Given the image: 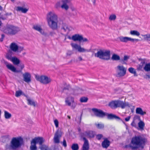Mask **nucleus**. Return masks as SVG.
Masks as SVG:
<instances>
[{"instance_id":"22","label":"nucleus","mask_w":150,"mask_h":150,"mask_svg":"<svg viewBox=\"0 0 150 150\" xmlns=\"http://www.w3.org/2000/svg\"><path fill=\"white\" fill-rule=\"evenodd\" d=\"M94 56L96 57L103 59V51L102 50L98 51L97 53L95 54Z\"/></svg>"},{"instance_id":"19","label":"nucleus","mask_w":150,"mask_h":150,"mask_svg":"<svg viewBox=\"0 0 150 150\" xmlns=\"http://www.w3.org/2000/svg\"><path fill=\"white\" fill-rule=\"evenodd\" d=\"M33 28L35 30L40 32L43 35H45L44 31L42 30L40 25H35L33 26Z\"/></svg>"},{"instance_id":"51","label":"nucleus","mask_w":150,"mask_h":150,"mask_svg":"<svg viewBox=\"0 0 150 150\" xmlns=\"http://www.w3.org/2000/svg\"><path fill=\"white\" fill-rule=\"evenodd\" d=\"M103 137V135L101 134H98L96 136V138L98 140H100Z\"/></svg>"},{"instance_id":"28","label":"nucleus","mask_w":150,"mask_h":150,"mask_svg":"<svg viewBox=\"0 0 150 150\" xmlns=\"http://www.w3.org/2000/svg\"><path fill=\"white\" fill-rule=\"evenodd\" d=\"M11 61H12L14 64L16 65H17L19 64L20 63V60L16 57H12Z\"/></svg>"},{"instance_id":"26","label":"nucleus","mask_w":150,"mask_h":150,"mask_svg":"<svg viewBox=\"0 0 150 150\" xmlns=\"http://www.w3.org/2000/svg\"><path fill=\"white\" fill-rule=\"evenodd\" d=\"M108 105L112 109H115L116 108V100H112L110 102Z\"/></svg>"},{"instance_id":"38","label":"nucleus","mask_w":150,"mask_h":150,"mask_svg":"<svg viewBox=\"0 0 150 150\" xmlns=\"http://www.w3.org/2000/svg\"><path fill=\"white\" fill-rule=\"evenodd\" d=\"M130 34L132 35L139 36L140 35L139 33L137 30H132L130 32Z\"/></svg>"},{"instance_id":"63","label":"nucleus","mask_w":150,"mask_h":150,"mask_svg":"<svg viewBox=\"0 0 150 150\" xmlns=\"http://www.w3.org/2000/svg\"><path fill=\"white\" fill-rule=\"evenodd\" d=\"M78 130L79 132V134L80 135V133L82 132H81V129L80 127H79L78 128Z\"/></svg>"},{"instance_id":"57","label":"nucleus","mask_w":150,"mask_h":150,"mask_svg":"<svg viewBox=\"0 0 150 150\" xmlns=\"http://www.w3.org/2000/svg\"><path fill=\"white\" fill-rule=\"evenodd\" d=\"M145 64V59H144V60L141 62L140 64L142 66H144V65Z\"/></svg>"},{"instance_id":"20","label":"nucleus","mask_w":150,"mask_h":150,"mask_svg":"<svg viewBox=\"0 0 150 150\" xmlns=\"http://www.w3.org/2000/svg\"><path fill=\"white\" fill-rule=\"evenodd\" d=\"M61 1L62 3L63 4L62 5L61 8L63 9H64L66 10H67L69 7L67 4L70 2L68 1L67 0H62Z\"/></svg>"},{"instance_id":"58","label":"nucleus","mask_w":150,"mask_h":150,"mask_svg":"<svg viewBox=\"0 0 150 150\" xmlns=\"http://www.w3.org/2000/svg\"><path fill=\"white\" fill-rule=\"evenodd\" d=\"M131 125L132 126L134 127H136V125L134 122V121L133 120L132 123L131 124Z\"/></svg>"},{"instance_id":"11","label":"nucleus","mask_w":150,"mask_h":150,"mask_svg":"<svg viewBox=\"0 0 150 150\" xmlns=\"http://www.w3.org/2000/svg\"><path fill=\"white\" fill-rule=\"evenodd\" d=\"M71 45L73 49L77 50L79 52H89L88 50L82 47L80 45H78L76 44L72 43L71 44Z\"/></svg>"},{"instance_id":"7","label":"nucleus","mask_w":150,"mask_h":150,"mask_svg":"<svg viewBox=\"0 0 150 150\" xmlns=\"http://www.w3.org/2000/svg\"><path fill=\"white\" fill-rule=\"evenodd\" d=\"M35 78L37 80L44 84H47L51 81L50 79L45 76L36 75Z\"/></svg>"},{"instance_id":"9","label":"nucleus","mask_w":150,"mask_h":150,"mask_svg":"<svg viewBox=\"0 0 150 150\" xmlns=\"http://www.w3.org/2000/svg\"><path fill=\"white\" fill-rule=\"evenodd\" d=\"M10 47L11 50L14 52H21L23 49V47L18 46L15 42L11 43Z\"/></svg>"},{"instance_id":"30","label":"nucleus","mask_w":150,"mask_h":150,"mask_svg":"<svg viewBox=\"0 0 150 150\" xmlns=\"http://www.w3.org/2000/svg\"><path fill=\"white\" fill-rule=\"evenodd\" d=\"M128 71L129 72L132 74H134V76H137L138 75L137 74L135 69L133 67H130L128 69Z\"/></svg>"},{"instance_id":"40","label":"nucleus","mask_w":150,"mask_h":150,"mask_svg":"<svg viewBox=\"0 0 150 150\" xmlns=\"http://www.w3.org/2000/svg\"><path fill=\"white\" fill-rule=\"evenodd\" d=\"M88 98L87 97H82L80 99V101L82 103H85L87 101Z\"/></svg>"},{"instance_id":"35","label":"nucleus","mask_w":150,"mask_h":150,"mask_svg":"<svg viewBox=\"0 0 150 150\" xmlns=\"http://www.w3.org/2000/svg\"><path fill=\"white\" fill-rule=\"evenodd\" d=\"M144 40L148 41H150V34H147L142 35Z\"/></svg>"},{"instance_id":"53","label":"nucleus","mask_w":150,"mask_h":150,"mask_svg":"<svg viewBox=\"0 0 150 150\" xmlns=\"http://www.w3.org/2000/svg\"><path fill=\"white\" fill-rule=\"evenodd\" d=\"M110 58V56H104V60H108Z\"/></svg>"},{"instance_id":"25","label":"nucleus","mask_w":150,"mask_h":150,"mask_svg":"<svg viewBox=\"0 0 150 150\" xmlns=\"http://www.w3.org/2000/svg\"><path fill=\"white\" fill-rule=\"evenodd\" d=\"M17 11H21L23 13H26L28 11V9L25 8H23L20 6H17L16 8Z\"/></svg>"},{"instance_id":"50","label":"nucleus","mask_w":150,"mask_h":150,"mask_svg":"<svg viewBox=\"0 0 150 150\" xmlns=\"http://www.w3.org/2000/svg\"><path fill=\"white\" fill-rule=\"evenodd\" d=\"M95 125L97 128L99 129H101L103 127V125L100 124H97L96 123H95Z\"/></svg>"},{"instance_id":"14","label":"nucleus","mask_w":150,"mask_h":150,"mask_svg":"<svg viewBox=\"0 0 150 150\" xmlns=\"http://www.w3.org/2000/svg\"><path fill=\"white\" fill-rule=\"evenodd\" d=\"M66 104L69 106L71 105V103H72L71 108L73 109L75 108L76 104L74 102V98L72 97H69L66 98L65 100Z\"/></svg>"},{"instance_id":"48","label":"nucleus","mask_w":150,"mask_h":150,"mask_svg":"<svg viewBox=\"0 0 150 150\" xmlns=\"http://www.w3.org/2000/svg\"><path fill=\"white\" fill-rule=\"evenodd\" d=\"M143 66H142L141 64H139L137 66V69L138 71H142V69L143 67Z\"/></svg>"},{"instance_id":"37","label":"nucleus","mask_w":150,"mask_h":150,"mask_svg":"<svg viewBox=\"0 0 150 150\" xmlns=\"http://www.w3.org/2000/svg\"><path fill=\"white\" fill-rule=\"evenodd\" d=\"M71 148L72 150H78L79 146L77 144H73L71 146Z\"/></svg>"},{"instance_id":"44","label":"nucleus","mask_w":150,"mask_h":150,"mask_svg":"<svg viewBox=\"0 0 150 150\" xmlns=\"http://www.w3.org/2000/svg\"><path fill=\"white\" fill-rule=\"evenodd\" d=\"M22 93V92L21 90H19L16 91L15 93V96L16 97L20 96Z\"/></svg>"},{"instance_id":"8","label":"nucleus","mask_w":150,"mask_h":150,"mask_svg":"<svg viewBox=\"0 0 150 150\" xmlns=\"http://www.w3.org/2000/svg\"><path fill=\"white\" fill-rule=\"evenodd\" d=\"M71 39L74 41H78L79 42H85L88 41L87 38H84L82 35L79 34H76L73 35Z\"/></svg>"},{"instance_id":"62","label":"nucleus","mask_w":150,"mask_h":150,"mask_svg":"<svg viewBox=\"0 0 150 150\" xmlns=\"http://www.w3.org/2000/svg\"><path fill=\"white\" fill-rule=\"evenodd\" d=\"M77 11L76 10H73V14L74 16H76L77 14Z\"/></svg>"},{"instance_id":"49","label":"nucleus","mask_w":150,"mask_h":150,"mask_svg":"<svg viewBox=\"0 0 150 150\" xmlns=\"http://www.w3.org/2000/svg\"><path fill=\"white\" fill-rule=\"evenodd\" d=\"M61 2L60 1H59L57 2L55 5V7L57 8H58L60 7H61Z\"/></svg>"},{"instance_id":"52","label":"nucleus","mask_w":150,"mask_h":150,"mask_svg":"<svg viewBox=\"0 0 150 150\" xmlns=\"http://www.w3.org/2000/svg\"><path fill=\"white\" fill-rule=\"evenodd\" d=\"M54 123L55 125V126L56 127H58L59 122L58 120L56 119L54 121Z\"/></svg>"},{"instance_id":"55","label":"nucleus","mask_w":150,"mask_h":150,"mask_svg":"<svg viewBox=\"0 0 150 150\" xmlns=\"http://www.w3.org/2000/svg\"><path fill=\"white\" fill-rule=\"evenodd\" d=\"M12 57H11V55L9 54H7L6 56L8 60H10L11 61L12 58Z\"/></svg>"},{"instance_id":"60","label":"nucleus","mask_w":150,"mask_h":150,"mask_svg":"<svg viewBox=\"0 0 150 150\" xmlns=\"http://www.w3.org/2000/svg\"><path fill=\"white\" fill-rule=\"evenodd\" d=\"M148 73V74H146V78H150V71Z\"/></svg>"},{"instance_id":"6","label":"nucleus","mask_w":150,"mask_h":150,"mask_svg":"<svg viewBox=\"0 0 150 150\" xmlns=\"http://www.w3.org/2000/svg\"><path fill=\"white\" fill-rule=\"evenodd\" d=\"M80 136L84 141V143L82 147V150H89V145L88 140L86 139L87 137V131L80 133Z\"/></svg>"},{"instance_id":"33","label":"nucleus","mask_w":150,"mask_h":150,"mask_svg":"<svg viewBox=\"0 0 150 150\" xmlns=\"http://www.w3.org/2000/svg\"><path fill=\"white\" fill-rule=\"evenodd\" d=\"M144 69L146 71H150V63L146 64L144 68Z\"/></svg>"},{"instance_id":"18","label":"nucleus","mask_w":150,"mask_h":150,"mask_svg":"<svg viewBox=\"0 0 150 150\" xmlns=\"http://www.w3.org/2000/svg\"><path fill=\"white\" fill-rule=\"evenodd\" d=\"M125 103L121 100H116V107H121L122 109L125 108Z\"/></svg>"},{"instance_id":"61","label":"nucleus","mask_w":150,"mask_h":150,"mask_svg":"<svg viewBox=\"0 0 150 150\" xmlns=\"http://www.w3.org/2000/svg\"><path fill=\"white\" fill-rule=\"evenodd\" d=\"M130 41L132 42H134V39L132 38H130L128 37V41Z\"/></svg>"},{"instance_id":"13","label":"nucleus","mask_w":150,"mask_h":150,"mask_svg":"<svg viewBox=\"0 0 150 150\" xmlns=\"http://www.w3.org/2000/svg\"><path fill=\"white\" fill-rule=\"evenodd\" d=\"M117 68L119 71L122 72H118L116 76L117 77H120L124 76L126 73V69L123 66H118Z\"/></svg>"},{"instance_id":"36","label":"nucleus","mask_w":150,"mask_h":150,"mask_svg":"<svg viewBox=\"0 0 150 150\" xmlns=\"http://www.w3.org/2000/svg\"><path fill=\"white\" fill-rule=\"evenodd\" d=\"M144 40L148 41H150V34H147L142 35Z\"/></svg>"},{"instance_id":"29","label":"nucleus","mask_w":150,"mask_h":150,"mask_svg":"<svg viewBox=\"0 0 150 150\" xmlns=\"http://www.w3.org/2000/svg\"><path fill=\"white\" fill-rule=\"evenodd\" d=\"M130 56L126 55H125L124 56L123 59H121L120 62H123V64H126V62H127Z\"/></svg>"},{"instance_id":"16","label":"nucleus","mask_w":150,"mask_h":150,"mask_svg":"<svg viewBox=\"0 0 150 150\" xmlns=\"http://www.w3.org/2000/svg\"><path fill=\"white\" fill-rule=\"evenodd\" d=\"M23 81L27 83H29L31 81V75L28 72H26L23 74Z\"/></svg>"},{"instance_id":"23","label":"nucleus","mask_w":150,"mask_h":150,"mask_svg":"<svg viewBox=\"0 0 150 150\" xmlns=\"http://www.w3.org/2000/svg\"><path fill=\"white\" fill-rule=\"evenodd\" d=\"M110 144V142L107 138H104V148L107 149Z\"/></svg>"},{"instance_id":"31","label":"nucleus","mask_w":150,"mask_h":150,"mask_svg":"<svg viewBox=\"0 0 150 150\" xmlns=\"http://www.w3.org/2000/svg\"><path fill=\"white\" fill-rule=\"evenodd\" d=\"M138 126L140 129L143 130L145 126L144 123L143 121L140 120L138 123Z\"/></svg>"},{"instance_id":"10","label":"nucleus","mask_w":150,"mask_h":150,"mask_svg":"<svg viewBox=\"0 0 150 150\" xmlns=\"http://www.w3.org/2000/svg\"><path fill=\"white\" fill-rule=\"evenodd\" d=\"M107 116V118L108 120L115 119L117 120H121L124 124L125 122L119 117L112 113L109 114L104 112V116Z\"/></svg>"},{"instance_id":"41","label":"nucleus","mask_w":150,"mask_h":150,"mask_svg":"<svg viewBox=\"0 0 150 150\" xmlns=\"http://www.w3.org/2000/svg\"><path fill=\"white\" fill-rule=\"evenodd\" d=\"M7 18L5 13L3 14L2 13H0V19L3 20H5Z\"/></svg>"},{"instance_id":"21","label":"nucleus","mask_w":150,"mask_h":150,"mask_svg":"<svg viewBox=\"0 0 150 150\" xmlns=\"http://www.w3.org/2000/svg\"><path fill=\"white\" fill-rule=\"evenodd\" d=\"M136 112L137 114H139L142 116H143L146 114V112L143 111L142 108H137L136 110Z\"/></svg>"},{"instance_id":"56","label":"nucleus","mask_w":150,"mask_h":150,"mask_svg":"<svg viewBox=\"0 0 150 150\" xmlns=\"http://www.w3.org/2000/svg\"><path fill=\"white\" fill-rule=\"evenodd\" d=\"M73 54V52L71 51H69L67 52V56H70Z\"/></svg>"},{"instance_id":"34","label":"nucleus","mask_w":150,"mask_h":150,"mask_svg":"<svg viewBox=\"0 0 150 150\" xmlns=\"http://www.w3.org/2000/svg\"><path fill=\"white\" fill-rule=\"evenodd\" d=\"M4 117L6 119H9L11 117V115L6 111H4Z\"/></svg>"},{"instance_id":"39","label":"nucleus","mask_w":150,"mask_h":150,"mask_svg":"<svg viewBox=\"0 0 150 150\" xmlns=\"http://www.w3.org/2000/svg\"><path fill=\"white\" fill-rule=\"evenodd\" d=\"M27 100L28 102V105H33L34 106H35V103L34 101L31 100L30 99H27Z\"/></svg>"},{"instance_id":"46","label":"nucleus","mask_w":150,"mask_h":150,"mask_svg":"<svg viewBox=\"0 0 150 150\" xmlns=\"http://www.w3.org/2000/svg\"><path fill=\"white\" fill-rule=\"evenodd\" d=\"M136 120H138L139 121L140 120H141L140 116L139 115H135L134 117L133 118V120L134 121Z\"/></svg>"},{"instance_id":"2","label":"nucleus","mask_w":150,"mask_h":150,"mask_svg":"<svg viewBox=\"0 0 150 150\" xmlns=\"http://www.w3.org/2000/svg\"><path fill=\"white\" fill-rule=\"evenodd\" d=\"M47 19L49 27L53 30H56L57 29L58 23V17L57 15L50 12L47 15Z\"/></svg>"},{"instance_id":"54","label":"nucleus","mask_w":150,"mask_h":150,"mask_svg":"<svg viewBox=\"0 0 150 150\" xmlns=\"http://www.w3.org/2000/svg\"><path fill=\"white\" fill-rule=\"evenodd\" d=\"M62 30H63L64 32H66L67 30H69L68 27L66 25H65L62 28Z\"/></svg>"},{"instance_id":"43","label":"nucleus","mask_w":150,"mask_h":150,"mask_svg":"<svg viewBox=\"0 0 150 150\" xmlns=\"http://www.w3.org/2000/svg\"><path fill=\"white\" fill-rule=\"evenodd\" d=\"M30 146V149L31 150H37V148L35 144H31Z\"/></svg>"},{"instance_id":"32","label":"nucleus","mask_w":150,"mask_h":150,"mask_svg":"<svg viewBox=\"0 0 150 150\" xmlns=\"http://www.w3.org/2000/svg\"><path fill=\"white\" fill-rule=\"evenodd\" d=\"M128 37L120 36L119 37V39L122 42H126L128 41Z\"/></svg>"},{"instance_id":"27","label":"nucleus","mask_w":150,"mask_h":150,"mask_svg":"<svg viewBox=\"0 0 150 150\" xmlns=\"http://www.w3.org/2000/svg\"><path fill=\"white\" fill-rule=\"evenodd\" d=\"M111 59L113 61H120L121 60L120 56L115 54H113L112 55Z\"/></svg>"},{"instance_id":"5","label":"nucleus","mask_w":150,"mask_h":150,"mask_svg":"<svg viewBox=\"0 0 150 150\" xmlns=\"http://www.w3.org/2000/svg\"><path fill=\"white\" fill-rule=\"evenodd\" d=\"M23 143V139L21 137H13L11 141L10 146L13 149L21 147Z\"/></svg>"},{"instance_id":"45","label":"nucleus","mask_w":150,"mask_h":150,"mask_svg":"<svg viewBox=\"0 0 150 150\" xmlns=\"http://www.w3.org/2000/svg\"><path fill=\"white\" fill-rule=\"evenodd\" d=\"M116 18V16L115 14H112L110 16L109 19L110 20H114Z\"/></svg>"},{"instance_id":"64","label":"nucleus","mask_w":150,"mask_h":150,"mask_svg":"<svg viewBox=\"0 0 150 150\" xmlns=\"http://www.w3.org/2000/svg\"><path fill=\"white\" fill-rule=\"evenodd\" d=\"M6 15V16L7 18V16H10L12 14L11 13H5Z\"/></svg>"},{"instance_id":"12","label":"nucleus","mask_w":150,"mask_h":150,"mask_svg":"<svg viewBox=\"0 0 150 150\" xmlns=\"http://www.w3.org/2000/svg\"><path fill=\"white\" fill-rule=\"evenodd\" d=\"M7 67L10 70L14 72H21L22 71V69L24 68V65L23 64H20L19 66L20 67L21 69L20 70H17L16 69L12 64H8L6 65Z\"/></svg>"},{"instance_id":"47","label":"nucleus","mask_w":150,"mask_h":150,"mask_svg":"<svg viewBox=\"0 0 150 150\" xmlns=\"http://www.w3.org/2000/svg\"><path fill=\"white\" fill-rule=\"evenodd\" d=\"M60 143L64 147H67V144L65 139H64L63 141L62 142H61Z\"/></svg>"},{"instance_id":"24","label":"nucleus","mask_w":150,"mask_h":150,"mask_svg":"<svg viewBox=\"0 0 150 150\" xmlns=\"http://www.w3.org/2000/svg\"><path fill=\"white\" fill-rule=\"evenodd\" d=\"M87 137L93 138L96 135L95 132L91 130H87Z\"/></svg>"},{"instance_id":"4","label":"nucleus","mask_w":150,"mask_h":150,"mask_svg":"<svg viewBox=\"0 0 150 150\" xmlns=\"http://www.w3.org/2000/svg\"><path fill=\"white\" fill-rule=\"evenodd\" d=\"M44 142V140L42 137H35L33 139L31 142V144H38L40 146V148L41 150H52L51 149L49 148L45 144H42Z\"/></svg>"},{"instance_id":"17","label":"nucleus","mask_w":150,"mask_h":150,"mask_svg":"<svg viewBox=\"0 0 150 150\" xmlns=\"http://www.w3.org/2000/svg\"><path fill=\"white\" fill-rule=\"evenodd\" d=\"M62 135L58 132H56L54 137V141L55 143L59 144L60 143V139Z\"/></svg>"},{"instance_id":"59","label":"nucleus","mask_w":150,"mask_h":150,"mask_svg":"<svg viewBox=\"0 0 150 150\" xmlns=\"http://www.w3.org/2000/svg\"><path fill=\"white\" fill-rule=\"evenodd\" d=\"M131 118V116H129L125 118V121L126 122L128 121Z\"/></svg>"},{"instance_id":"3","label":"nucleus","mask_w":150,"mask_h":150,"mask_svg":"<svg viewBox=\"0 0 150 150\" xmlns=\"http://www.w3.org/2000/svg\"><path fill=\"white\" fill-rule=\"evenodd\" d=\"M20 28L12 25H7L5 28L2 30L4 33L10 35H14L20 31Z\"/></svg>"},{"instance_id":"1","label":"nucleus","mask_w":150,"mask_h":150,"mask_svg":"<svg viewBox=\"0 0 150 150\" xmlns=\"http://www.w3.org/2000/svg\"><path fill=\"white\" fill-rule=\"evenodd\" d=\"M147 139L140 135L133 137L129 144L125 145L124 148L131 150H143L144 148Z\"/></svg>"},{"instance_id":"15","label":"nucleus","mask_w":150,"mask_h":150,"mask_svg":"<svg viewBox=\"0 0 150 150\" xmlns=\"http://www.w3.org/2000/svg\"><path fill=\"white\" fill-rule=\"evenodd\" d=\"M91 110L95 116L98 117L103 116V111L102 110L96 108H92Z\"/></svg>"},{"instance_id":"42","label":"nucleus","mask_w":150,"mask_h":150,"mask_svg":"<svg viewBox=\"0 0 150 150\" xmlns=\"http://www.w3.org/2000/svg\"><path fill=\"white\" fill-rule=\"evenodd\" d=\"M110 56V51L109 50H104V56Z\"/></svg>"}]
</instances>
